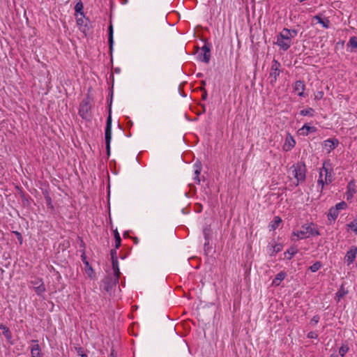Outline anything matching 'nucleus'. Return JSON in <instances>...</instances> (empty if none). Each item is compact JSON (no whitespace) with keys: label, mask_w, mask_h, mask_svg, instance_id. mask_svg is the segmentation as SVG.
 Wrapping results in <instances>:
<instances>
[{"label":"nucleus","mask_w":357,"mask_h":357,"mask_svg":"<svg viewBox=\"0 0 357 357\" xmlns=\"http://www.w3.org/2000/svg\"><path fill=\"white\" fill-rule=\"evenodd\" d=\"M287 252L290 255L289 259H291L298 252V250L295 247H291L287 251Z\"/></svg>","instance_id":"obj_36"},{"label":"nucleus","mask_w":357,"mask_h":357,"mask_svg":"<svg viewBox=\"0 0 357 357\" xmlns=\"http://www.w3.org/2000/svg\"><path fill=\"white\" fill-rule=\"evenodd\" d=\"M334 207L340 212V211L346 209L347 208V204L342 201L337 203Z\"/></svg>","instance_id":"obj_32"},{"label":"nucleus","mask_w":357,"mask_h":357,"mask_svg":"<svg viewBox=\"0 0 357 357\" xmlns=\"http://www.w3.org/2000/svg\"><path fill=\"white\" fill-rule=\"evenodd\" d=\"M195 175H199L202 171V165L200 163H195Z\"/></svg>","instance_id":"obj_35"},{"label":"nucleus","mask_w":357,"mask_h":357,"mask_svg":"<svg viewBox=\"0 0 357 357\" xmlns=\"http://www.w3.org/2000/svg\"><path fill=\"white\" fill-rule=\"evenodd\" d=\"M348 226L349 227V228L353 231H354L356 234H357V220H355L352 222H351Z\"/></svg>","instance_id":"obj_34"},{"label":"nucleus","mask_w":357,"mask_h":357,"mask_svg":"<svg viewBox=\"0 0 357 357\" xmlns=\"http://www.w3.org/2000/svg\"><path fill=\"white\" fill-rule=\"evenodd\" d=\"M318 229L312 224H305L300 229L294 230L291 234V241H296L300 239L310 238V236H319Z\"/></svg>","instance_id":"obj_2"},{"label":"nucleus","mask_w":357,"mask_h":357,"mask_svg":"<svg viewBox=\"0 0 357 357\" xmlns=\"http://www.w3.org/2000/svg\"><path fill=\"white\" fill-rule=\"evenodd\" d=\"M339 144L337 139H328L324 142V148L328 153L335 149Z\"/></svg>","instance_id":"obj_15"},{"label":"nucleus","mask_w":357,"mask_h":357,"mask_svg":"<svg viewBox=\"0 0 357 357\" xmlns=\"http://www.w3.org/2000/svg\"><path fill=\"white\" fill-rule=\"evenodd\" d=\"M356 185L354 182L351 181L347 185V200L351 199L356 193Z\"/></svg>","instance_id":"obj_19"},{"label":"nucleus","mask_w":357,"mask_h":357,"mask_svg":"<svg viewBox=\"0 0 357 357\" xmlns=\"http://www.w3.org/2000/svg\"><path fill=\"white\" fill-rule=\"evenodd\" d=\"M77 353L79 354V356L81 354H84L82 351V349L81 347L77 349Z\"/></svg>","instance_id":"obj_44"},{"label":"nucleus","mask_w":357,"mask_h":357,"mask_svg":"<svg viewBox=\"0 0 357 357\" xmlns=\"http://www.w3.org/2000/svg\"><path fill=\"white\" fill-rule=\"evenodd\" d=\"M333 171L331 169H328L326 167L325 163L323 167L319 169V178L317 180V190L320 192H322L324 185H329L333 182Z\"/></svg>","instance_id":"obj_3"},{"label":"nucleus","mask_w":357,"mask_h":357,"mask_svg":"<svg viewBox=\"0 0 357 357\" xmlns=\"http://www.w3.org/2000/svg\"><path fill=\"white\" fill-rule=\"evenodd\" d=\"M287 273L284 271H280L278 273L275 278L273 280L272 285L278 287L280 284L281 282L286 278Z\"/></svg>","instance_id":"obj_18"},{"label":"nucleus","mask_w":357,"mask_h":357,"mask_svg":"<svg viewBox=\"0 0 357 357\" xmlns=\"http://www.w3.org/2000/svg\"><path fill=\"white\" fill-rule=\"evenodd\" d=\"M317 130L314 126H310L308 123H305L298 130V134L302 136H307L310 133L316 132Z\"/></svg>","instance_id":"obj_13"},{"label":"nucleus","mask_w":357,"mask_h":357,"mask_svg":"<svg viewBox=\"0 0 357 357\" xmlns=\"http://www.w3.org/2000/svg\"><path fill=\"white\" fill-rule=\"evenodd\" d=\"M313 19L317 20L318 23L321 24L323 27L327 29L329 27L330 21L328 19L323 20L319 15H315Z\"/></svg>","instance_id":"obj_22"},{"label":"nucleus","mask_w":357,"mask_h":357,"mask_svg":"<svg viewBox=\"0 0 357 357\" xmlns=\"http://www.w3.org/2000/svg\"><path fill=\"white\" fill-rule=\"evenodd\" d=\"M280 67L281 64L277 60L273 59L269 73L270 83L272 86L276 83L278 77L280 74Z\"/></svg>","instance_id":"obj_6"},{"label":"nucleus","mask_w":357,"mask_h":357,"mask_svg":"<svg viewBox=\"0 0 357 357\" xmlns=\"http://www.w3.org/2000/svg\"><path fill=\"white\" fill-rule=\"evenodd\" d=\"M339 215V211L336 210V208L333 206L331 207L328 212V218H331L333 220H335Z\"/></svg>","instance_id":"obj_25"},{"label":"nucleus","mask_w":357,"mask_h":357,"mask_svg":"<svg viewBox=\"0 0 357 357\" xmlns=\"http://www.w3.org/2000/svg\"><path fill=\"white\" fill-rule=\"evenodd\" d=\"M112 269L114 274V282L116 284L119 281V275H120V270L119 267V261L118 259H114V260H112Z\"/></svg>","instance_id":"obj_17"},{"label":"nucleus","mask_w":357,"mask_h":357,"mask_svg":"<svg viewBox=\"0 0 357 357\" xmlns=\"http://www.w3.org/2000/svg\"><path fill=\"white\" fill-rule=\"evenodd\" d=\"M349 43L352 47H357V38H351L349 40Z\"/></svg>","instance_id":"obj_37"},{"label":"nucleus","mask_w":357,"mask_h":357,"mask_svg":"<svg viewBox=\"0 0 357 357\" xmlns=\"http://www.w3.org/2000/svg\"><path fill=\"white\" fill-rule=\"evenodd\" d=\"M109 357H117L116 354L114 352V351H112Z\"/></svg>","instance_id":"obj_45"},{"label":"nucleus","mask_w":357,"mask_h":357,"mask_svg":"<svg viewBox=\"0 0 357 357\" xmlns=\"http://www.w3.org/2000/svg\"><path fill=\"white\" fill-rule=\"evenodd\" d=\"M110 255H111L112 260H114V259H118L116 250H112L110 252Z\"/></svg>","instance_id":"obj_40"},{"label":"nucleus","mask_w":357,"mask_h":357,"mask_svg":"<svg viewBox=\"0 0 357 357\" xmlns=\"http://www.w3.org/2000/svg\"><path fill=\"white\" fill-rule=\"evenodd\" d=\"M324 96V92L323 91H317L314 95V99L315 100H320Z\"/></svg>","instance_id":"obj_39"},{"label":"nucleus","mask_w":357,"mask_h":357,"mask_svg":"<svg viewBox=\"0 0 357 357\" xmlns=\"http://www.w3.org/2000/svg\"><path fill=\"white\" fill-rule=\"evenodd\" d=\"M31 284L33 286L34 290L37 295L42 296L43 294L45 291V286L41 279H36L33 281H31Z\"/></svg>","instance_id":"obj_12"},{"label":"nucleus","mask_w":357,"mask_h":357,"mask_svg":"<svg viewBox=\"0 0 357 357\" xmlns=\"http://www.w3.org/2000/svg\"><path fill=\"white\" fill-rule=\"evenodd\" d=\"M211 47L208 44H205L197 54L199 61L208 63L211 59Z\"/></svg>","instance_id":"obj_8"},{"label":"nucleus","mask_w":357,"mask_h":357,"mask_svg":"<svg viewBox=\"0 0 357 357\" xmlns=\"http://www.w3.org/2000/svg\"><path fill=\"white\" fill-rule=\"evenodd\" d=\"M47 202H50V203L51 202V199H50V197H48V198L47 199Z\"/></svg>","instance_id":"obj_47"},{"label":"nucleus","mask_w":357,"mask_h":357,"mask_svg":"<svg viewBox=\"0 0 357 357\" xmlns=\"http://www.w3.org/2000/svg\"><path fill=\"white\" fill-rule=\"evenodd\" d=\"M305 86L303 81L298 80L294 84V90L297 92L298 96L303 97Z\"/></svg>","instance_id":"obj_16"},{"label":"nucleus","mask_w":357,"mask_h":357,"mask_svg":"<svg viewBox=\"0 0 357 357\" xmlns=\"http://www.w3.org/2000/svg\"><path fill=\"white\" fill-rule=\"evenodd\" d=\"M105 138L106 143V149L108 154L110 153V143L112 140V117L110 114L107 117L106 128L105 131Z\"/></svg>","instance_id":"obj_7"},{"label":"nucleus","mask_w":357,"mask_h":357,"mask_svg":"<svg viewBox=\"0 0 357 357\" xmlns=\"http://www.w3.org/2000/svg\"><path fill=\"white\" fill-rule=\"evenodd\" d=\"M307 337L310 339H317L318 334L316 332L311 331L307 333Z\"/></svg>","instance_id":"obj_38"},{"label":"nucleus","mask_w":357,"mask_h":357,"mask_svg":"<svg viewBox=\"0 0 357 357\" xmlns=\"http://www.w3.org/2000/svg\"><path fill=\"white\" fill-rule=\"evenodd\" d=\"M306 167L303 163H296L290 167V172L296 180V185L303 183L306 178Z\"/></svg>","instance_id":"obj_4"},{"label":"nucleus","mask_w":357,"mask_h":357,"mask_svg":"<svg viewBox=\"0 0 357 357\" xmlns=\"http://www.w3.org/2000/svg\"><path fill=\"white\" fill-rule=\"evenodd\" d=\"M199 175H195V177H194V180L197 183H200V179H199Z\"/></svg>","instance_id":"obj_42"},{"label":"nucleus","mask_w":357,"mask_h":357,"mask_svg":"<svg viewBox=\"0 0 357 357\" xmlns=\"http://www.w3.org/2000/svg\"><path fill=\"white\" fill-rule=\"evenodd\" d=\"M80 356L81 357H88L87 355L86 354H80Z\"/></svg>","instance_id":"obj_46"},{"label":"nucleus","mask_w":357,"mask_h":357,"mask_svg":"<svg viewBox=\"0 0 357 357\" xmlns=\"http://www.w3.org/2000/svg\"><path fill=\"white\" fill-rule=\"evenodd\" d=\"M84 264L86 265V273L88 276L91 278H93L95 277V273L92 267L89 265V263L86 260L85 257L83 259Z\"/></svg>","instance_id":"obj_20"},{"label":"nucleus","mask_w":357,"mask_h":357,"mask_svg":"<svg viewBox=\"0 0 357 357\" xmlns=\"http://www.w3.org/2000/svg\"><path fill=\"white\" fill-rule=\"evenodd\" d=\"M347 294V291H345V289L342 287H341V288L336 293V297L337 298L338 301L342 298H343Z\"/></svg>","instance_id":"obj_31"},{"label":"nucleus","mask_w":357,"mask_h":357,"mask_svg":"<svg viewBox=\"0 0 357 357\" xmlns=\"http://www.w3.org/2000/svg\"><path fill=\"white\" fill-rule=\"evenodd\" d=\"M295 145L296 141L294 137L290 133H287L282 146L283 151H289L295 146Z\"/></svg>","instance_id":"obj_11"},{"label":"nucleus","mask_w":357,"mask_h":357,"mask_svg":"<svg viewBox=\"0 0 357 357\" xmlns=\"http://www.w3.org/2000/svg\"><path fill=\"white\" fill-rule=\"evenodd\" d=\"M91 109V101L89 97L82 100L79 107V115L86 120L91 119V115L90 113Z\"/></svg>","instance_id":"obj_5"},{"label":"nucleus","mask_w":357,"mask_h":357,"mask_svg":"<svg viewBox=\"0 0 357 357\" xmlns=\"http://www.w3.org/2000/svg\"><path fill=\"white\" fill-rule=\"evenodd\" d=\"M319 321V317L318 315H314L312 319H311V322L312 323H314L315 324H317Z\"/></svg>","instance_id":"obj_41"},{"label":"nucleus","mask_w":357,"mask_h":357,"mask_svg":"<svg viewBox=\"0 0 357 357\" xmlns=\"http://www.w3.org/2000/svg\"><path fill=\"white\" fill-rule=\"evenodd\" d=\"M0 329L3 331V335L8 342L12 340V334L9 328L3 324H0Z\"/></svg>","instance_id":"obj_21"},{"label":"nucleus","mask_w":357,"mask_h":357,"mask_svg":"<svg viewBox=\"0 0 357 357\" xmlns=\"http://www.w3.org/2000/svg\"><path fill=\"white\" fill-rule=\"evenodd\" d=\"M87 19H85L84 15H80L79 17L78 15H76V22L79 27V29L84 34V36H86L89 31V26L86 23V21H87Z\"/></svg>","instance_id":"obj_9"},{"label":"nucleus","mask_w":357,"mask_h":357,"mask_svg":"<svg viewBox=\"0 0 357 357\" xmlns=\"http://www.w3.org/2000/svg\"><path fill=\"white\" fill-rule=\"evenodd\" d=\"M15 234H16L17 235V236H18V239H19V241H20V243H22V236H21L20 233H19V232L16 231V232H15Z\"/></svg>","instance_id":"obj_43"},{"label":"nucleus","mask_w":357,"mask_h":357,"mask_svg":"<svg viewBox=\"0 0 357 357\" xmlns=\"http://www.w3.org/2000/svg\"><path fill=\"white\" fill-rule=\"evenodd\" d=\"M282 222V219L279 216H275L273 220L271 222L269 227L271 230H275L278 227L279 225Z\"/></svg>","instance_id":"obj_23"},{"label":"nucleus","mask_w":357,"mask_h":357,"mask_svg":"<svg viewBox=\"0 0 357 357\" xmlns=\"http://www.w3.org/2000/svg\"><path fill=\"white\" fill-rule=\"evenodd\" d=\"M114 238H115V248L118 249L121 245V239L120 235H119V232L117 231V230H116L114 231Z\"/></svg>","instance_id":"obj_29"},{"label":"nucleus","mask_w":357,"mask_h":357,"mask_svg":"<svg viewBox=\"0 0 357 357\" xmlns=\"http://www.w3.org/2000/svg\"><path fill=\"white\" fill-rule=\"evenodd\" d=\"M31 342L33 344L31 347V357H43L40 347L38 344V340H33Z\"/></svg>","instance_id":"obj_14"},{"label":"nucleus","mask_w":357,"mask_h":357,"mask_svg":"<svg viewBox=\"0 0 357 357\" xmlns=\"http://www.w3.org/2000/svg\"><path fill=\"white\" fill-rule=\"evenodd\" d=\"M357 256V247L351 246L344 256V260L347 266L354 263Z\"/></svg>","instance_id":"obj_10"},{"label":"nucleus","mask_w":357,"mask_h":357,"mask_svg":"<svg viewBox=\"0 0 357 357\" xmlns=\"http://www.w3.org/2000/svg\"><path fill=\"white\" fill-rule=\"evenodd\" d=\"M295 29H283L278 35L275 44L282 50H287L291 45V40L297 36Z\"/></svg>","instance_id":"obj_1"},{"label":"nucleus","mask_w":357,"mask_h":357,"mask_svg":"<svg viewBox=\"0 0 357 357\" xmlns=\"http://www.w3.org/2000/svg\"><path fill=\"white\" fill-rule=\"evenodd\" d=\"M321 267V262L316 261L312 266H310L309 268L312 272L314 273V272H317L318 270H319Z\"/></svg>","instance_id":"obj_30"},{"label":"nucleus","mask_w":357,"mask_h":357,"mask_svg":"<svg viewBox=\"0 0 357 357\" xmlns=\"http://www.w3.org/2000/svg\"><path fill=\"white\" fill-rule=\"evenodd\" d=\"M83 8H84L83 3L81 1L77 2L75 6V10L77 13V15L79 14V16L84 15V13H83Z\"/></svg>","instance_id":"obj_27"},{"label":"nucleus","mask_w":357,"mask_h":357,"mask_svg":"<svg viewBox=\"0 0 357 357\" xmlns=\"http://www.w3.org/2000/svg\"><path fill=\"white\" fill-rule=\"evenodd\" d=\"M300 114L301 116H313L314 114V110L311 108L308 107L305 109H302L300 111Z\"/></svg>","instance_id":"obj_26"},{"label":"nucleus","mask_w":357,"mask_h":357,"mask_svg":"<svg viewBox=\"0 0 357 357\" xmlns=\"http://www.w3.org/2000/svg\"><path fill=\"white\" fill-rule=\"evenodd\" d=\"M349 351V347L346 344H343L339 349V354L344 357Z\"/></svg>","instance_id":"obj_33"},{"label":"nucleus","mask_w":357,"mask_h":357,"mask_svg":"<svg viewBox=\"0 0 357 357\" xmlns=\"http://www.w3.org/2000/svg\"><path fill=\"white\" fill-rule=\"evenodd\" d=\"M108 41H109V43L110 48H112V45H113V43H114V40H113V26H112V24L109 26Z\"/></svg>","instance_id":"obj_28"},{"label":"nucleus","mask_w":357,"mask_h":357,"mask_svg":"<svg viewBox=\"0 0 357 357\" xmlns=\"http://www.w3.org/2000/svg\"><path fill=\"white\" fill-rule=\"evenodd\" d=\"M282 249V245L280 243H275L272 245L269 250V254L271 256L275 255L276 253L280 252Z\"/></svg>","instance_id":"obj_24"}]
</instances>
